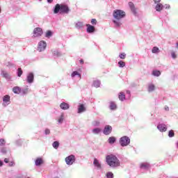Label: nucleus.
Returning <instances> with one entry per match:
<instances>
[{"label": "nucleus", "mask_w": 178, "mask_h": 178, "mask_svg": "<svg viewBox=\"0 0 178 178\" xmlns=\"http://www.w3.org/2000/svg\"><path fill=\"white\" fill-rule=\"evenodd\" d=\"M106 162L111 168H117L120 166V161L115 154H108L106 156Z\"/></svg>", "instance_id": "nucleus-2"}, {"label": "nucleus", "mask_w": 178, "mask_h": 178, "mask_svg": "<svg viewBox=\"0 0 178 178\" xmlns=\"http://www.w3.org/2000/svg\"><path fill=\"white\" fill-rule=\"evenodd\" d=\"M49 134H51V131L49 128H46V129H44V135H49Z\"/></svg>", "instance_id": "nucleus-45"}, {"label": "nucleus", "mask_w": 178, "mask_h": 178, "mask_svg": "<svg viewBox=\"0 0 178 178\" xmlns=\"http://www.w3.org/2000/svg\"><path fill=\"white\" fill-rule=\"evenodd\" d=\"M64 118H65V115H64L63 113H62V114L60 115V117L58 118L59 124H62L63 122Z\"/></svg>", "instance_id": "nucleus-36"}, {"label": "nucleus", "mask_w": 178, "mask_h": 178, "mask_svg": "<svg viewBox=\"0 0 178 178\" xmlns=\"http://www.w3.org/2000/svg\"><path fill=\"white\" fill-rule=\"evenodd\" d=\"M113 17L115 27H120L122 24V19L126 17V12L122 9H115L113 12Z\"/></svg>", "instance_id": "nucleus-1"}, {"label": "nucleus", "mask_w": 178, "mask_h": 178, "mask_svg": "<svg viewBox=\"0 0 178 178\" xmlns=\"http://www.w3.org/2000/svg\"><path fill=\"white\" fill-rule=\"evenodd\" d=\"M171 55H172V58L173 59H176L177 55H176V54H175V52H172V53H171Z\"/></svg>", "instance_id": "nucleus-49"}, {"label": "nucleus", "mask_w": 178, "mask_h": 178, "mask_svg": "<svg viewBox=\"0 0 178 178\" xmlns=\"http://www.w3.org/2000/svg\"><path fill=\"white\" fill-rule=\"evenodd\" d=\"M176 147L178 149V142L176 143Z\"/></svg>", "instance_id": "nucleus-58"}, {"label": "nucleus", "mask_w": 178, "mask_h": 178, "mask_svg": "<svg viewBox=\"0 0 178 178\" xmlns=\"http://www.w3.org/2000/svg\"><path fill=\"white\" fill-rule=\"evenodd\" d=\"M79 62H80V63H81V65H83V63H84L83 59H80Z\"/></svg>", "instance_id": "nucleus-53"}, {"label": "nucleus", "mask_w": 178, "mask_h": 178, "mask_svg": "<svg viewBox=\"0 0 178 178\" xmlns=\"http://www.w3.org/2000/svg\"><path fill=\"white\" fill-rule=\"evenodd\" d=\"M43 163H44V161L41 158L36 159V160L35 161V164L36 166L42 165V164H43Z\"/></svg>", "instance_id": "nucleus-24"}, {"label": "nucleus", "mask_w": 178, "mask_h": 178, "mask_svg": "<svg viewBox=\"0 0 178 178\" xmlns=\"http://www.w3.org/2000/svg\"><path fill=\"white\" fill-rule=\"evenodd\" d=\"M102 129L101 128H94L92 131V134H95V135H99L100 134Z\"/></svg>", "instance_id": "nucleus-32"}, {"label": "nucleus", "mask_w": 178, "mask_h": 178, "mask_svg": "<svg viewBox=\"0 0 178 178\" xmlns=\"http://www.w3.org/2000/svg\"><path fill=\"white\" fill-rule=\"evenodd\" d=\"M28 178H30V177H28Z\"/></svg>", "instance_id": "nucleus-63"}, {"label": "nucleus", "mask_w": 178, "mask_h": 178, "mask_svg": "<svg viewBox=\"0 0 178 178\" xmlns=\"http://www.w3.org/2000/svg\"><path fill=\"white\" fill-rule=\"evenodd\" d=\"M129 8L131 10V12L134 13V15H138L137 10H136V8L134 2H131V1L129 2Z\"/></svg>", "instance_id": "nucleus-14"}, {"label": "nucleus", "mask_w": 178, "mask_h": 178, "mask_svg": "<svg viewBox=\"0 0 178 178\" xmlns=\"http://www.w3.org/2000/svg\"><path fill=\"white\" fill-rule=\"evenodd\" d=\"M95 122H96L95 125H99V121H96Z\"/></svg>", "instance_id": "nucleus-57"}, {"label": "nucleus", "mask_w": 178, "mask_h": 178, "mask_svg": "<svg viewBox=\"0 0 178 178\" xmlns=\"http://www.w3.org/2000/svg\"><path fill=\"white\" fill-rule=\"evenodd\" d=\"M52 146L54 149H58L60 143L58 140H55L54 142H53Z\"/></svg>", "instance_id": "nucleus-34"}, {"label": "nucleus", "mask_w": 178, "mask_h": 178, "mask_svg": "<svg viewBox=\"0 0 178 178\" xmlns=\"http://www.w3.org/2000/svg\"><path fill=\"white\" fill-rule=\"evenodd\" d=\"M155 3H159V2H161V0H154Z\"/></svg>", "instance_id": "nucleus-55"}, {"label": "nucleus", "mask_w": 178, "mask_h": 178, "mask_svg": "<svg viewBox=\"0 0 178 178\" xmlns=\"http://www.w3.org/2000/svg\"><path fill=\"white\" fill-rule=\"evenodd\" d=\"M76 161V157L74 154H70L65 158V163L67 165H72Z\"/></svg>", "instance_id": "nucleus-6"}, {"label": "nucleus", "mask_w": 178, "mask_h": 178, "mask_svg": "<svg viewBox=\"0 0 178 178\" xmlns=\"http://www.w3.org/2000/svg\"><path fill=\"white\" fill-rule=\"evenodd\" d=\"M127 93H130V90H127Z\"/></svg>", "instance_id": "nucleus-60"}, {"label": "nucleus", "mask_w": 178, "mask_h": 178, "mask_svg": "<svg viewBox=\"0 0 178 178\" xmlns=\"http://www.w3.org/2000/svg\"><path fill=\"white\" fill-rule=\"evenodd\" d=\"M4 163H6V164L9 163L8 159H4Z\"/></svg>", "instance_id": "nucleus-52"}, {"label": "nucleus", "mask_w": 178, "mask_h": 178, "mask_svg": "<svg viewBox=\"0 0 178 178\" xmlns=\"http://www.w3.org/2000/svg\"><path fill=\"white\" fill-rule=\"evenodd\" d=\"M54 178H59V177H54Z\"/></svg>", "instance_id": "nucleus-62"}, {"label": "nucleus", "mask_w": 178, "mask_h": 178, "mask_svg": "<svg viewBox=\"0 0 178 178\" xmlns=\"http://www.w3.org/2000/svg\"><path fill=\"white\" fill-rule=\"evenodd\" d=\"M156 86L154 83H149L147 86V90L148 92H154L155 90Z\"/></svg>", "instance_id": "nucleus-19"}, {"label": "nucleus", "mask_w": 178, "mask_h": 178, "mask_svg": "<svg viewBox=\"0 0 178 178\" xmlns=\"http://www.w3.org/2000/svg\"><path fill=\"white\" fill-rule=\"evenodd\" d=\"M157 128L160 132H165L168 129V127L166 124H164L163 122H159L157 125Z\"/></svg>", "instance_id": "nucleus-9"}, {"label": "nucleus", "mask_w": 178, "mask_h": 178, "mask_svg": "<svg viewBox=\"0 0 178 178\" xmlns=\"http://www.w3.org/2000/svg\"><path fill=\"white\" fill-rule=\"evenodd\" d=\"M22 74H23V70H22L21 67H19L17 70V76L22 77Z\"/></svg>", "instance_id": "nucleus-38"}, {"label": "nucleus", "mask_w": 178, "mask_h": 178, "mask_svg": "<svg viewBox=\"0 0 178 178\" xmlns=\"http://www.w3.org/2000/svg\"><path fill=\"white\" fill-rule=\"evenodd\" d=\"M1 76L4 77V79H6V80H10V76H9L8 73L7 72H5V70H1Z\"/></svg>", "instance_id": "nucleus-20"}, {"label": "nucleus", "mask_w": 178, "mask_h": 178, "mask_svg": "<svg viewBox=\"0 0 178 178\" xmlns=\"http://www.w3.org/2000/svg\"><path fill=\"white\" fill-rule=\"evenodd\" d=\"M152 74H153V76H154L155 77H159L161 73L159 70H153Z\"/></svg>", "instance_id": "nucleus-31"}, {"label": "nucleus", "mask_w": 178, "mask_h": 178, "mask_svg": "<svg viewBox=\"0 0 178 178\" xmlns=\"http://www.w3.org/2000/svg\"><path fill=\"white\" fill-rule=\"evenodd\" d=\"M85 111H86V107L85 104H83V103L79 104L77 113L81 114V113H84Z\"/></svg>", "instance_id": "nucleus-12"}, {"label": "nucleus", "mask_w": 178, "mask_h": 178, "mask_svg": "<svg viewBox=\"0 0 178 178\" xmlns=\"http://www.w3.org/2000/svg\"><path fill=\"white\" fill-rule=\"evenodd\" d=\"M168 136L169 138H173V136H175V131H173V129H170V131H168Z\"/></svg>", "instance_id": "nucleus-39"}, {"label": "nucleus", "mask_w": 178, "mask_h": 178, "mask_svg": "<svg viewBox=\"0 0 178 178\" xmlns=\"http://www.w3.org/2000/svg\"><path fill=\"white\" fill-rule=\"evenodd\" d=\"M54 0H47V2H49V3H51L53 2Z\"/></svg>", "instance_id": "nucleus-56"}, {"label": "nucleus", "mask_w": 178, "mask_h": 178, "mask_svg": "<svg viewBox=\"0 0 178 178\" xmlns=\"http://www.w3.org/2000/svg\"><path fill=\"white\" fill-rule=\"evenodd\" d=\"M29 90V86H25V88H21V93H23L24 95H26L28 93Z\"/></svg>", "instance_id": "nucleus-30"}, {"label": "nucleus", "mask_w": 178, "mask_h": 178, "mask_svg": "<svg viewBox=\"0 0 178 178\" xmlns=\"http://www.w3.org/2000/svg\"><path fill=\"white\" fill-rule=\"evenodd\" d=\"M13 91L14 92V93H21L22 88H20V86H14L13 88Z\"/></svg>", "instance_id": "nucleus-25"}, {"label": "nucleus", "mask_w": 178, "mask_h": 178, "mask_svg": "<svg viewBox=\"0 0 178 178\" xmlns=\"http://www.w3.org/2000/svg\"><path fill=\"white\" fill-rule=\"evenodd\" d=\"M70 12V9L66 3H56L53 8V13L54 14L63 13L68 14Z\"/></svg>", "instance_id": "nucleus-3"}, {"label": "nucleus", "mask_w": 178, "mask_h": 178, "mask_svg": "<svg viewBox=\"0 0 178 178\" xmlns=\"http://www.w3.org/2000/svg\"><path fill=\"white\" fill-rule=\"evenodd\" d=\"M1 152L3 153V154H6L7 153L6 147H2Z\"/></svg>", "instance_id": "nucleus-46"}, {"label": "nucleus", "mask_w": 178, "mask_h": 178, "mask_svg": "<svg viewBox=\"0 0 178 178\" xmlns=\"http://www.w3.org/2000/svg\"><path fill=\"white\" fill-rule=\"evenodd\" d=\"M106 177L107 178H113L114 177V174L109 171L108 172L106 173Z\"/></svg>", "instance_id": "nucleus-41"}, {"label": "nucleus", "mask_w": 178, "mask_h": 178, "mask_svg": "<svg viewBox=\"0 0 178 178\" xmlns=\"http://www.w3.org/2000/svg\"><path fill=\"white\" fill-rule=\"evenodd\" d=\"M52 35L53 31H51V30H47V31H46L45 37L47 38H50V37H52Z\"/></svg>", "instance_id": "nucleus-33"}, {"label": "nucleus", "mask_w": 178, "mask_h": 178, "mask_svg": "<svg viewBox=\"0 0 178 178\" xmlns=\"http://www.w3.org/2000/svg\"><path fill=\"white\" fill-rule=\"evenodd\" d=\"M3 165V161L0 160V167H2Z\"/></svg>", "instance_id": "nucleus-54"}, {"label": "nucleus", "mask_w": 178, "mask_h": 178, "mask_svg": "<svg viewBox=\"0 0 178 178\" xmlns=\"http://www.w3.org/2000/svg\"><path fill=\"white\" fill-rule=\"evenodd\" d=\"M9 165L10 167H13L15 165L14 161H11L10 163H9Z\"/></svg>", "instance_id": "nucleus-50"}, {"label": "nucleus", "mask_w": 178, "mask_h": 178, "mask_svg": "<svg viewBox=\"0 0 178 178\" xmlns=\"http://www.w3.org/2000/svg\"><path fill=\"white\" fill-rule=\"evenodd\" d=\"M164 108H165V110L166 111H169V107H168V106H165Z\"/></svg>", "instance_id": "nucleus-51"}, {"label": "nucleus", "mask_w": 178, "mask_h": 178, "mask_svg": "<svg viewBox=\"0 0 178 178\" xmlns=\"http://www.w3.org/2000/svg\"><path fill=\"white\" fill-rule=\"evenodd\" d=\"M60 107L62 110H68L70 107L69 103H67L66 102H62L60 104Z\"/></svg>", "instance_id": "nucleus-15"}, {"label": "nucleus", "mask_w": 178, "mask_h": 178, "mask_svg": "<svg viewBox=\"0 0 178 178\" xmlns=\"http://www.w3.org/2000/svg\"><path fill=\"white\" fill-rule=\"evenodd\" d=\"M92 86L95 88H99L101 86V81H99V79H95V81H93L92 82Z\"/></svg>", "instance_id": "nucleus-22"}, {"label": "nucleus", "mask_w": 178, "mask_h": 178, "mask_svg": "<svg viewBox=\"0 0 178 178\" xmlns=\"http://www.w3.org/2000/svg\"><path fill=\"white\" fill-rule=\"evenodd\" d=\"M177 48H178V42H177Z\"/></svg>", "instance_id": "nucleus-59"}, {"label": "nucleus", "mask_w": 178, "mask_h": 178, "mask_svg": "<svg viewBox=\"0 0 178 178\" xmlns=\"http://www.w3.org/2000/svg\"><path fill=\"white\" fill-rule=\"evenodd\" d=\"M126 66V63L123 60H120L118 62V67H124Z\"/></svg>", "instance_id": "nucleus-37"}, {"label": "nucleus", "mask_w": 178, "mask_h": 178, "mask_svg": "<svg viewBox=\"0 0 178 178\" xmlns=\"http://www.w3.org/2000/svg\"><path fill=\"white\" fill-rule=\"evenodd\" d=\"M93 164L95 167L97 168V170H102V164L99 163V160L97 159H94Z\"/></svg>", "instance_id": "nucleus-16"}, {"label": "nucleus", "mask_w": 178, "mask_h": 178, "mask_svg": "<svg viewBox=\"0 0 178 178\" xmlns=\"http://www.w3.org/2000/svg\"><path fill=\"white\" fill-rule=\"evenodd\" d=\"M34 78L35 76L33 73H29L26 76V82L29 83V84H32V83H33Z\"/></svg>", "instance_id": "nucleus-11"}, {"label": "nucleus", "mask_w": 178, "mask_h": 178, "mask_svg": "<svg viewBox=\"0 0 178 178\" xmlns=\"http://www.w3.org/2000/svg\"><path fill=\"white\" fill-rule=\"evenodd\" d=\"M118 97H119L120 100H122V102L125 100L126 95H125L124 92H120V93L118 95Z\"/></svg>", "instance_id": "nucleus-26"}, {"label": "nucleus", "mask_w": 178, "mask_h": 178, "mask_svg": "<svg viewBox=\"0 0 178 178\" xmlns=\"http://www.w3.org/2000/svg\"><path fill=\"white\" fill-rule=\"evenodd\" d=\"M131 139L129 136H122L119 139V143L122 147H125L126 146H129L130 145Z\"/></svg>", "instance_id": "nucleus-4"}, {"label": "nucleus", "mask_w": 178, "mask_h": 178, "mask_svg": "<svg viewBox=\"0 0 178 178\" xmlns=\"http://www.w3.org/2000/svg\"><path fill=\"white\" fill-rule=\"evenodd\" d=\"M163 8H165V9H169L170 8V5H169L168 3H165V5H163Z\"/></svg>", "instance_id": "nucleus-48"}, {"label": "nucleus", "mask_w": 178, "mask_h": 178, "mask_svg": "<svg viewBox=\"0 0 178 178\" xmlns=\"http://www.w3.org/2000/svg\"><path fill=\"white\" fill-rule=\"evenodd\" d=\"M108 142L110 145H113L116 142V138L115 136H110V138H108Z\"/></svg>", "instance_id": "nucleus-27"}, {"label": "nucleus", "mask_w": 178, "mask_h": 178, "mask_svg": "<svg viewBox=\"0 0 178 178\" xmlns=\"http://www.w3.org/2000/svg\"><path fill=\"white\" fill-rule=\"evenodd\" d=\"M62 54L61 52H60V51H53V56H54V58H59L60 56H61Z\"/></svg>", "instance_id": "nucleus-29"}, {"label": "nucleus", "mask_w": 178, "mask_h": 178, "mask_svg": "<svg viewBox=\"0 0 178 178\" xmlns=\"http://www.w3.org/2000/svg\"><path fill=\"white\" fill-rule=\"evenodd\" d=\"M86 26L87 27L86 29L87 33H95V26H92V24H86Z\"/></svg>", "instance_id": "nucleus-13"}, {"label": "nucleus", "mask_w": 178, "mask_h": 178, "mask_svg": "<svg viewBox=\"0 0 178 178\" xmlns=\"http://www.w3.org/2000/svg\"><path fill=\"white\" fill-rule=\"evenodd\" d=\"M33 38L36 37H41L43 34V30L41 27H35L33 31Z\"/></svg>", "instance_id": "nucleus-5"}, {"label": "nucleus", "mask_w": 178, "mask_h": 178, "mask_svg": "<svg viewBox=\"0 0 178 178\" xmlns=\"http://www.w3.org/2000/svg\"><path fill=\"white\" fill-rule=\"evenodd\" d=\"M23 143V140L22 139H17V140H15V145H17V146H22Z\"/></svg>", "instance_id": "nucleus-40"}, {"label": "nucleus", "mask_w": 178, "mask_h": 178, "mask_svg": "<svg viewBox=\"0 0 178 178\" xmlns=\"http://www.w3.org/2000/svg\"><path fill=\"white\" fill-rule=\"evenodd\" d=\"M120 59H125L126 58V54L123 52L122 54H120L119 55Z\"/></svg>", "instance_id": "nucleus-44"}, {"label": "nucleus", "mask_w": 178, "mask_h": 178, "mask_svg": "<svg viewBox=\"0 0 178 178\" xmlns=\"http://www.w3.org/2000/svg\"><path fill=\"white\" fill-rule=\"evenodd\" d=\"M79 77V79H81L82 76L80 73H79V72H77V70L72 72V74H71V77L72 79H74V77Z\"/></svg>", "instance_id": "nucleus-17"}, {"label": "nucleus", "mask_w": 178, "mask_h": 178, "mask_svg": "<svg viewBox=\"0 0 178 178\" xmlns=\"http://www.w3.org/2000/svg\"><path fill=\"white\" fill-rule=\"evenodd\" d=\"M7 66L8 67H15V65L12 62H8Z\"/></svg>", "instance_id": "nucleus-43"}, {"label": "nucleus", "mask_w": 178, "mask_h": 178, "mask_svg": "<svg viewBox=\"0 0 178 178\" xmlns=\"http://www.w3.org/2000/svg\"><path fill=\"white\" fill-rule=\"evenodd\" d=\"M117 107L115 102H110L109 108L111 110H116Z\"/></svg>", "instance_id": "nucleus-23"}, {"label": "nucleus", "mask_w": 178, "mask_h": 178, "mask_svg": "<svg viewBox=\"0 0 178 178\" xmlns=\"http://www.w3.org/2000/svg\"><path fill=\"white\" fill-rule=\"evenodd\" d=\"M47 47V44L46 41H40L38 42V51H39V52H42L44 51V49H46Z\"/></svg>", "instance_id": "nucleus-7"}, {"label": "nucleus", "mask_w": 178, "mask_h": 178, "mask_svg": "<svg viewBox=\"0 0 178 178\" xmlns=\"http://www.w3.org/2000/svg\"><path fill=\"white\" fill-rule=\"evenodd\" d=\"M75 27L78 30H80V29H83V27H84L83 22H77V23H76V24H75Z\"/></svg>", "instance_id": "nucleus-21"}, {"label": "nucleus", "mask_w": 178, "mask_h": 178, "mask_svg": "<svg viewBox=\"0 0 178 178\" xmlns=\"http://www.w3.org/2000/svg\"><path fill=\"white\" fill-rule=\"evenodd\" d=\"M97 19H91L92 24H97Z\"/></svg>", "instance_id": "nucleus-47"}, {"label": "nucleus", "mask_w": 178, "mask_h": 178, "mask_svg": "<svg viewBox=\"0 0 178 178\" xmlns=\"http://www.w3.org/2000/svg\"><path fill=\"white\" fill-rule=\"evenodd\" d=\"M150 167L149 163H142L140 165V168L143 170H148Z\"/></svg>", "instance_id": "nucleus-18"}, {"label": "nucleus", "mask_w": 178, "mask_h": 178, "mask_svg": "<svg viewBox=\"0 0 178 178\" xmlns=\"http://www.w3.org/2000/svg\"><path fill=\"white\" fill-rule=\"evenodd\" d=\"M112 131H113V128L111 125H105L103 129V134H104V135H110Z\"/></svg>", "instance_id": "nucleus-10"}, {"label": "nucleus", "mask_w": 178, "mask_h": 178, "mask_svg": "<svg viewBox=\"0 0 178 178\" xmlns=\"http://www.w3.org/2000/svg\"><path fill=\"white\" fill-rule=\"evenodd\" d=\"M6 143V140L3 138H1L0 139V146H5Z\"/></svg>", "instance_id": "nucleus-42"}, {"label": "nucleus", "mask_w": 178, "mask_h": 178, "mask_svg": "<svg viewBox=\"0 0 178 178\" xmlns=\"http://www.w3.org/2000/svg\"><path fill=\"white\" fill-rule=\"evenodd\" d=\"M10 103L11 102L10 95H4V96H3V106L4 107H6L7 106H8V104H10Z\"/></svg>", "instance_id": "nucleus-8"}, {"label": "nucleus", "mask_w": 178, "mask_h": 178, "mask_svg": "<svg viewBox=\"0 0 178 178\" xmlns=\"http://www.w3.org/2000/svg\"><path fill=\"white\" fill-rule=\"evenodd\" d=\"M1 13V8L0 7V13Z\"/></svg>", "instance_id": "nucleus-61"}, {"label": "nucleus", "mask_w": 178, "mask_h": 178, "mask_svg": "<svg viewBox=\"0 0 178 178\" xmlns=\"http://www.w3.org/2000/svg\"><path fill=\"white\" fill-rule=\"evenodd\" d=\"M163 8V3H161L160 2H159L156 5V10H157L158 12H161V10H162Z\"/></svg>", "instance_id": "nucleus-28"}, {"label": "nucleus", "mask_w": 178, "mask_h": 178, "mask_svg": "<svg viewBox=\"0 0 178 178\" xmlns=\"http://www.w3.org/2000/svg\"><path fill=\"white\" fill-rule=\"evenodd\" d=\"M152 52V54H159L160 52V49L158 47H153Z\"/></svg>", "instance_id": "nucleus-35"}]
</instances>
